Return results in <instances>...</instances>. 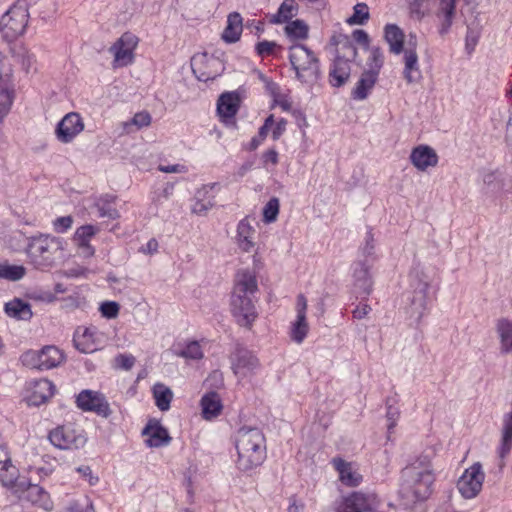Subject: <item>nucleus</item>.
Segmentation results:
<instances>
[{
    "label": "nucleus",
    "instance_id": "obj_1",
    "mask_svg": "<svg viewBox=\"0 0 512 512\" xmlns=\"http://www.w3.org/2000/svg\"><path fill=\"white\" fill-rule=\"evenodd\" d=\"M28 8L27 0H16L2 14V37L9 41L8 55L4 57V60L10 62L11 59L20 63L26 73L30 71L35 61L34 55L30 54L22 43H10V41L24 33L29 20ZM8 66L5 75H2V118L9 113L16 97V85L12 78V64L8 63Z\"/></svg>",
    "mask_w": 512,
    "mask_h": 512
},
{
    "label": "nucleus",
    "instance_id": "obj_2",
    "mask_svg": "<svg viewBox=\"0 0 512 512\" xmlns=\"http://www.w3.org/2000/svg\"><path fill=\"white\" fill-rule=\"evenodd\" d=\"M257 292L255 273L248 269L239 270L235 274L230 306L233 317L242 327L251 329L258 317L255 307Z\"/></svg>",
    "mask_w": 512,
    "mask_h": 512
},
{
    "label": "nucleus",
    "instance_id": "obj_3",
    "mask_svg": "<svg viewBox=\"0 0 512 512\" xmlns=\"http://www.w3.org/2000/svg\"><path fill=\"white\" fill-rule=\"evenodd\" d=\"M399 494L406 505L425 501L432 493L435 475L428 456H421L401 473Z\"/></svg>",
    "mask_w": 512,
    "mask_h": 512
},
{
    "label": "nucleus",
    "instance_id": "obj_4",
    "mask_svg": "<svg viewBox=\"0 0 512 512\" xmlns=\"http://www.w3.org/2000/svg\"><path fill=\"white\" fill-rule=\"evenodd\" d=\"M235 447L238 454L236 465L243 472L260 466L266 458L265 437L258 428H240L235 437Z\"/></svg>",
    "mask_w": 512,
    "mask_h": 512
},
{
    "label": "nucleus",
    "instance_id": "obj_5",
    "mask_svg": "<svg viewBox=\"0 0 512 512\" xmlns=\"http://www.w3.org/2000/svg\"><path fill=\"white\" fill-rule=\"evenodd\" d=\"M63 243V239L48 234L31 237L27 245L30 262L39 270L52 268L63 258Z\"/></svg>",
    "mask_w": 512,
    "mask_h": 512
},
{
    "label": "nucleus",
    "instance_id": "obj_6",
    "mask_svg": "<svg viewBox=\"0 0 512 512\" xmlns=\"http://www.w3.org/2000/svg\"><path fill=\"white\" fill-rule=\"evenodd\" d=\"M410 289L404 293L405 309L407 314L420 322L427 310V291L429 279L423 269L414 267L409 274Z\"/></svg>",
    "mask_w": 512,
    "mask_h": 512
},
{
    "label": "nucleus",
    "instance_id": "obj_7",
    "mask_svg": "<svg viewBox=\"0 0 512 512\" xmlns=\"http://www.w3.org/2000/svg\"><path fill=\"white\" fill-rule=\"evenodd\" d=\"M289 60L299 81L314 84L320 78V65L314 53L302 44L290 47Z\"/></svg>",
    "mask_w": 512,
    "mask_h": 512
},
{
    "label": "nucleus",
    "instance_id": "obj_8",
    "mask_svg": "<svg viewBox=\"0 0 512 512\" xmlns=\"http://www.w3.org/2000/svg\"><path fill=\"white\" fill-rule=\"evenodd\" d=\"M65 360L64 353L56 346L48 345L39 351L29 350L22 354L23 365L31 369L49 370Z\"/></svg>",
    "mask_w": 512,
    "mask_h": 512
},
{
    "label": "nucleus",
    "instance_id": "obj_9",
    "mask_svg": "<svg viewBox=\"0 0 512 512\" xmlns=\"http://www.w3.org/2000/svg\"><path fill=\"white\" fill-rule=\"evenodd\" d=\"M485 474L479 462L467 468L457 482V488L465 499L475 498L482 490Z\"/></svg>",
    "mask_w": 512,
    "mask_h": 512
},
{
    "label": "nucleus",
    "instance_id": "obj_10",
    "mask_svg": "<svg viewBox=\"0 0 512 512\" xmlns=\"http://www.w3.org/2000/svg\"><path fill=\"white\" fill-rule=\"evenodd\" d=\"M76 403L81 410L95 412L104 418H108L112 413L105 396L97 391L82 390L76 398Z\"/></svg>",
    "mask_w": 512,
    "mask_h": 512
},
{
    "label": "nucleus",
    "instance_id": "obj_11",
    "mask_svg": "<svg viewBox=\"0 0 512 512\" xmlns=\"http://www.w3.org/2000/svg\"><path fill=\"white\" fill-rule=\"evenodd\" d=\"M417 38L414 34H409L405 50L403 51V77L408 84L417 83L422 78L416 52Z\"/></svg>",
    "mask_w": 512,
    "mask_h": 512
},
{
    "label": "nucleus",
    "instance_id": "obj_12",
    "mask_svg": "<svg viewBox=\"0 0 512 512\" xmlns=\"http://www.w3.org/2000/svg\"><path fill=\"white\" fill-rule=\"evenodd\" d=\"M48 438L53 446L62 450L78 449L86 443L84 435L67 426L53 429Z\"/></svg>",
    "mask_w": 512,
    "mask_h": 512
},
{
    "label": "nucleus",
    "instance_id": "obj_13",
    "mask_svg": "<svg viewBox=\"0 0 512 512\" xmlns=\"http://www.w3.org/2000/svg\"><path fill=\"white\" fill-rule=\"evenodd\" d=\"M378 504L379 501L374 493L357 491L344 499L337 512H371L377 508Z\"/></svg>",
    "mask_w": 512,
    "mask_h": 512
},
{
    "label": "nucleus",
    "instance_id": "obj_14",
    "mask_svg": "<svg viewBox=\"0 0 512 512\" xmlns=\"http://www.w3.org/2000/svg\"><path fill=\"white\" fill-rule=\"evenodd\" d=\"M138 44V38L132 33H124L111 47L114 56V66H127L133 62V51Z\"/></svg>",
    "mask_w": 512,
    "mask_h": 512
},
{
    "label": "nucleus",
    "instance_id": "obj_15",
    "mask_svg": "<svg viewBox=\"0 0 512 512\" xmlns=\"http://www.w3.org/2000/svg\"><path fill=\"white\" fill-rule=\"evenodd\" d=\"M231 365L234 374L242 378L254 374L260 366L253 352L242 346H237L231 355Z\"/></svg>",
    "mask_w": 512,
    "mask_h": 512
},
{
    "label": "nucleus",
    "instance_id": "obj_16",
    "mask_svg": "<svg viewBox=\"0 0 512 512\" xmlns=\"http://www.w3.org/2000/svg\"><path fill=\"white\" fill-rule=\"evenodd\" d=\"M84 130V122L80 114L70 112L66 114L57 124L56 136L62 143L71 142L79 133Z\"/></svg>",
    "mask_w": 512,
    "mask_h": 512
},
{
    "label": "nucleus",
    "instance_id": "obj_17",
    "mask_svg": "<svg viewBox=\"0 0 512 512\" xmlns=\"http://www.w3.org/2000/svg\"><path fill=\"white\" fill-rule=\"evenodd\" d=\"M27 391L28 405L40 406L54 395L55 386L48 379L32 380L27 385Z\"/></svg>",
    "mask_w": 512,
    "mask_h": 512
},
{
    "label": "nucleus",
    "instance_id": "obj_18",
    "mask_svg": "<svg viewBox=\"0 0 512 512\" xmlns=\"http://www.w3.org/2000/svg\"><path fill=\"white\" fill-rule=\"evenodd\" d=\"M483 183L487 192L499 195L512 193V179L505 173L494 170L483 174Z\"/></svg>",
    "mask_w": 512,
    "mask_h": 512
},
{
    "label": "nucleus",
    "instance_id": "obj_19",
    "mask_svg": "<svg viewBox=\"0 0 512 512\" xmlns=\"http://www.w3.org/2000/svg\"><path fill=\"white\" fill-rule=\"evenodd\" d=\"M2 472H4L2 474V486L7 487L13 494L24 492L27 480L20 478L19 469L12 463L9 456H6L2 461Z\"/></svg>",
    "mask_w": 512,
    "mask_h": 512
},
{
    "label": "nucleus",
    "instance_id": "obj_20",
    "mask_svg": "<svg viewBox=\"0 0 512 512\" xmlns=\"http://www.w3.org/2000/svg\"><path fill=\"white\" fill-rule=\"evenodd\" d=\"M374 264L356 260L352 265L354 286L366 296L370 295L373 288L371 269Z\"/></svg>",
    "mask_w": 512,
    "mask_h": 512
},
{
    "label": "nucleus",
    "instance_id": "obj_21",
    "mask_svg": "<svg viewBox=\"0 0 512 512\" xmlns=\"http://www.w3.org/2000/svg\"><path fill=\"white\" fill-rule=\"evenodd\" d=\"M409 159L419 171H426L430 167L437 166L439 160L436 151L428 145H419L413 148Z\"/></svg>",
    "mask_w": 512,
    "mask_h": 512
},
{
    "label": "nucleus",
    "instance_id": "obj_22",
    "mask_svg": "<svg viewBox=\"0 0 512 512\" xmlns=\"http://www.w3.org/2000/svg\"><path fill=\"white\" fill-rule=\"evenodd\" d=\"M99 228L94 225H83L76 229L73 241L77 245L80 254L85 258H91L95 254V249L90 245L91 239L97 234Z\"/></svg>",
    "mask_w": 512,
    "mask_h": 512
},
{
    "label": "nucleus",
    "instance_id": "obj_23",
    "mask_svg": "<svg viewBox=\"0 0 512 512\" xmlns=\"http://www.w3.org/2000/svg\"><path fill=\"white\" fill-rule=\"evenodd\" d=\"M18 498H24L46 511L53 508V503L50 499L49 493L37 484H32L26 481V487L23 493L15 494Z\"/></svg>",
    "mask_w": 512,
    "mask_h": 512
},
{
    "label": "nucleus",
    "instance_id": "obj_24",
    "mask_svg": "<svg viewBox=\"0 0 512 512\" xmlns=\"http://www.w3.org/2000/svg\"><path fill=\"white\" fill-rule=\"evenodd\" d=\"M142 435L147 436L145 443L148 447H161L168 445L171 437L165 427L159 421L150 420L142 430Z\"/></svg>",
    "mask_w": 512,
    "mask_h": 512
},
{
    "label": "nucleus",
    "instance_id": "obj_25",
    "mask_svg": "<svg viewBox=\"0 0 512 512\" xmlns=\"http://www.w3.org/2000/svg\"><path fill=\"white\" fill-rule=\"evenodd\" d=\"M96 328L78 327L73 336L75 348L81 353H92L97 350Z\"/></svg>",
    "mask_w": 512,
    "mask_h": 512
},
{
    "label": "nucleus",
    "instance_id": "obj_26",
    "mask_svg": "<svg viewBox=\"0 0 512 512\" xmlns=\"http://www.w3.org/2000/svg\"><path fill=\"white\" fill-rule=\"evenodd\" d=\"M240 98L236 92L223 93L217 102V112L221 120L230 122L238 112Z\"/></svg>",
    "mask_w": 512,
    "mask_h": 512
},
{
    "label": "nucleus",
    "instance_id": "obj_27",
    "mask_svg": "<svg viewBox=\"0 0 512 512\" xmlns=\"http://www.w3.org/2000/svg\"><path fill=\"white\" fill-rule=\"evenodd\" d=\"M512 450V410L505 413L502 419L501 439L498 447V455L501 459L500 467L505 465L504 459Z\"/></svg>",
    "mask_w": 512,
    "mask_h": 512
},
{
    "label": "nucleus",
    "instance_id": "obj_28",
    "mask_svg": "<svg viewBox=\"0 0 512 512\" xmlns=\"http://www.w3.org/2000/svg\"><path fill=\"white\" fill-rule=\"evenodd\" d=\"M439 5L436 16L440 20L439 34L445 35L449 32L456 14V3L458 0H438Z\"/></svg>",
    "mask_w": 512,
    "mask_h": 512
},
{
    "label": "nucleus",
    "instance_id": "obj_29",
    "mask_svg": "<svg viewBox=\"0 0 512 512\" xmlns=\"http://www.w3.org/2000/svg\"><path fill=\"white\" fill-rule=\"evenodd\" d=\"M332 464L339 473V479L344 485L355 487L361 483L362 476L353 469L352 463L346 462L342 458H334Z\"/></svg>",
    "mask_w": 512,
    "mask_h": 512
},
{
    "label": "nucleus",
    "instance_id": "obj_30",
    "mask_svg": "<svg viewBox=\"0 0 512 512\" xmlns=\"http://www.w3.org/2000/svg\"><path fill=\"white\" fill-rule=\"evenodd\" d=\"M350 73V64L345 59L335 58L329 71V82L333 87H342L348 81Z\"/></svg>",
    "mask_w": 512,
    "mask_h": 512
},
{
    "label": "nucleus",
    "instance_id": "obj_31",
    "mask_svg": "<svg viewBox=\"0 0 512 512\" xmlns=\"http://www.w3.org/2000/svg\"><path fill=\"white\" fill-rule=\"evenodd\" d=\"M4 311L9 317L16 320L29 321L33 316L31 305L20 298H14L5 303Z\"/></svg>",
    "mask_w": 512,
    "mask_h": 512
},
{
    "label": "nucleus",
    "instance_id": "obj_32",
    "mask_svg": "<svg viewBox=\"0 0 512 512\" xmlns=\"http://www.w3.org/2000/svg\"><path fill=\"white\" fill-rule=\"evenodd\" d=\"M243 30V19L238 12L228 15L227 26L223 31L222 39L227 43H235L240 39Z\"/></svg>",
    "mask_w": 512,
    "mask_h": 512
},
{
    "label": "nucleus",
    "instance_id": "obj_33",
    "mask_svg": "<svg viewBox=\"0 0 512 512\" xmlns=\"http://www.w3.org/2000/svg\"><path fill=\"white\" fill-rule=\"evenodd\" d=\"M377 79L378 77L375 76V73L364 71L351 92L352 98L354 100L366 99L375 86Z\"/></svg>",
    "mask_w": 512,
    "mask_h": 512
},
{
    "label": "nucleus",
    "instance_id": "obj_34",
    "mask_svg": "<svg viewBox=\"0 0 512 512\" xmlns=\"http://www.w3.org/2000/svg\"><path fill=\"white\" fill-rule=\"evenodd\" d=\"M496 331L500 339V352L512 353V321L501 318L496 323Z\"/></svg>",
    "mask_w": 512,
    "mask_h": 512
},
{
    "label": "nucleus",
    "instance_id": "obj_35",
    "mask_svg": "<svg viewBox=\"0 0 512 512\" xmlns=\"http://www.w3.org/2000/svg\"><path fill=\"white\" fill-rule=\"evenodd\" d=\"M254 228L247 218L242 219L237 226V243L241 250L249 252L254 247Z\"/></svg>",
    "mask_w": 512,
    "mask_h": 512
},
{
    "label": "nucleus",
    "instance_id": "obj_36",
    "mask_svg": "<svg viewBox=\"0 0 512 512\" xmlns=\"http://www.w3.org/2000/svg\"><path fill=\"white\" fill-rule=\"evenodd\" d=\"M384 32L390 52L397 55L402 53L405 50L403 31L395 24H387Z\"/></svg>",
    "mask_w": 512,
    "mask_h": 512
},
{
    "label": "nucleus",
    "instance_id": "obj_37",
    "mask_svg": "<svg viewBox=\"0 0 512 512\" xmlns=\"http://www.w3.org/2000/svg\"><path fill=\"white\" fill-rule=\"evenodd\" d=\"M215 184L205 185L198 189L195 194V203L192 206V213L197 215H205L209 209L214 205L213 199L206 197L210 190L214 188Z\"/></svg>",
    "mask_w": 512,
    "mask_h": 512
},
{
    "label": "nucleus",
    "instance_id": "obj_38",
    "mask_svg": "<svg viewBox=\"0 0 512 512\" xmlns=\"http://www.w3.org/2000/svg\"><path fill=\"white\" fill-rule=\"evenodd\" d=\"M202 413L205 419L218 416L222 409L220 397L215 392L205 394L201 399Z\"/></svg>",
    "mask_w": 512,
    "mask_h": 512
},
{
    "label": "nucleus",
    "instance_id": "obj_39",
    "mask_svg": "<svg viewBox=\"0 0 512 512\" xmlns=\"http://www.w3.org/2000/svg\"><path fill=\"white\" fill-rule=\"evenodd\" d=\"M153 397L159 410L167 411L170 409V404L173 399V392L169 387L163 383H156L153 386Z\"/></svg>",
    "mask_w": 512,
    "mask_h": 512
},
{
    "label": "nucleus",
    "instance_id": "obj_40",
    "mask_svg": "<svg viewBox=\"0 0 512 512\" xmlns=\"http://www.w3.org/2000/svg\"><path fill=\"white\" fill-rule=\"evenodd\" d=\"M357 260L370 264H375L377 261L375 241L371 230L366 233L365 242L359 249V258Z\"/></svg>",
    "mask_w": 512,
    "mask_h": 512
},
{
    "label": "nucleus",
    "instance_id": "obj_41",
    "mask_svg": "<svg viewBox=\"0 0 512 512\" xmlns=\"http://www.w3.org/2000/svg\"><path fill=\"white\" fill-rule=\"evenodd\" d=\"M297 4L294 0H284L280 5L278 12L273 16L272 22L283 23L295 16Z\"/></svg>",
    "mask_w": 512,
    "mask_h": 512
},
{
    "label": "nucleus",
    "instance_id": "obj_42",
    "mask_svg": "<svg viewBox=\"0 0 512 512\" xmlns=\"http://www.w3.org/2000/svg\"><path fill=\"white\" fill-rule=\"evenodd\" d=\"M338 45L337 56L335 58L345 59V61H347L349 64L355 60L357 56V48L349 40L348 37H344L341 41L338 42Z\"/></svg>",
    "mask_w": 512,
    "mask_h": 512
},
{
    "label": "nucleus",
    "instance_id": "obj_43",
    "mask_svg": "<svg viewBox=\"0 0 512 512\" xmlns=\"http://www.w3.org/2000/svg\"><path fill=\"white\" fill-rule=\"evenodd\" d=\"M384 64V55L379 47H372L370 50V56L367 60L369 73H375V76H379L380 70Z\"/></svg>",
    "mask_w": 512,
    "mask_h": 512
},
{
    "label": "nucleus",
    "instance_id": "obj_44",
    "mask_svg": "<svg viewBox=\"0 0 512 512\" xmlns=\"http://www.w3.org/2000/svg\"><path fill=\"white\" fill-rule=\"evenodd\" d=\"M285 32L290 38L303 40L308 37V26L304 21L297 19L287 24Z\"/></svg>",
    "mask_w": 512,
    "mask_h": 512
},
{
    "label": "nucleus",
    "instance_id": "obj_45",
    "mask_svg": "<svg viewBox=\"0 0 512 512\" xmlns=\"http://www.w3.org/2000/svg\"><path fill=\"white\" fill-rule=\"evenodd\" d=\"M308 323L306 316H297L296 321L292 325L291 338L296 343H302L308 333Z\"/></svg>",
    "mask_w": 512,
    "mask_h": 512
},
{
    "label": "nucleus",
    "instance_id": "obj_46",
    "mask_svg": "<svg viewBox=\"0 0 512 512\" xmlns=\"http://www.w3.org/2000/svg\"><path fill=\"white\" fill-rule=\"evenodd\" d=\"M26 274V269L22 265H11L8 263H2V279L10 281H18L22 279Z\"/></svg>",
    "mask_w": 512,
    "mask_h": 512
},
{
    "label": "nucleus",
    "instance_id": "obj_47",
    "mask_svg": "<svg viewBox=\"0 0 512 512\" xmlns=\"http://www.w3.org/2000/svg\"><path fill=\"white\" fill-rule=\"evenodd\" d=\"M352 16L347 19L351 25H363L369 19V8L365 3H357Z\"/></svg>",
    "mask_w": 512,
    "mask_h": 512
},
{
    "label": "nucleus",
    "instance_id": "obj_48",
    "mask_svg": "<svg viewBox=\"0 0 512 512\" xmlns=\"http://www.w3.org/2000/svg\"><path fill=\"white\" fill-rule=\"evenodd\" d=\"M280 209V202L277 197H272L263 208V222L273 223L276 221Z\"/></svg>",
    "mask_w": 512,
    "mask_h": 512
},
{
    "label": "nucleus",
    "instance_id": "obj_49",
    "mask_svg": "<svg viewBox=\"0 0 512 512\" xmlns=\"http://www.w3.org/2000/svg\"><path fill=\"white\" fill-rule=\"evenodd\" d=\"M181 356L193 360H199L203 357L201 346L198 342L192 341L182 350Z\"/></svg>",
    "mask_w": 512,
    "mask_h": 512
},
{
    "label": "nucleus",
    "instance_id": "obj_50",
    "mask_svg": "<svg viewBox=\"0 0 512 512\" xmlns=\"http://www.w3.org/2000/svg\"><path fill=\"white\" fill-rule=\"evenodd\" d=\"M120 306L115 301H106L100 305V312L107 319H114L119 314Z\"/></svg>",
    "mask_w": 512,
    "mask_h": 512
},
{
    "label": "nucleus",
    "instance_id": "obj_51",
    "mask_svg": "<svg viewBox=\"0 0 512 512\" xmlns=\"http://www.w3.org/2000/svg\"><path fill=\"white\" fill-rule=\"evenodd\" d=\"M73 218L71 216L58 217L53 221L54 230L58 233H64L71 228Z\"/></svg>",
    "mask_w": 512,
    "mask_h": 512
},
{
    "label": "nucleus",
    "instance_id": "obj_52",
    "mask_svg": "<svg viewBox=\"0 0 512 512\" xmlns=\"http://www.w3.org/2000/svg\"><path fill=\"white\" fill-rule=\"evenodd\" d=\"M115 364L118 368L130 370L135 364V357L130 354H119L115 357Z\"/></svg>",
    "mask_w": 512,
    "mask_h": 512
},
{
    "label": "nucleus",
    "instance_id": "obj_53",
    "mask_svg": "<svg viewBox=\"0 0 512 512\" xmlns=\"http://www.w3.org/2000/svg\"><path fill=\"white\" fill-rule=\"evenodd\" d=\"M479 37H480L479 31L473 30L470 28L468 29L466 38H465V48L469 54L474 51V49L478 43Z\"/></svg>",
    "mask_w": 512,
    "mask_h": 512
},
{
    "label": "nucleus",
    "instance_id": "obj_54",
    "mask_svg": "<svg viewBox=\"0 0 512 512\" xmlns=\"http://www.w3.org/2000/svg\"><path fill=\"white\" fill-rule=\"evenodd\" d=\"M277 44L273 41H261L256 44L255 50L260 57H265L274 52Z\"/></svg>",
    "mask_w": 512,
    "mask_h": 512
},
{
    "label": "nucleus",
    "instance_id": "obj_55",
    "mask_svg": "<svg viewBox=\"0 0 512 512\" xmlns=\"http://www.w3.org/2000/svg\"><path fill=\"white\" fill-rule=\"evenodd\" d=\"M150 123L151 115L146 111L136 113L132 118V124L137 126L138 128L147 127L150 125Z\"/></svg>",
    "mask_w": 512,
    "mask_h": 512
},
{
    "label": "nucleus",
    "instance_id": "obj_56",
    "mask_svg": "<svg viewBox=\"0 0 512 512\" xmlns=\"http://www.w3.org/2000/svg\"><path fill=\"white\" fill-rule=\"evenodd\" d=\"M173 190L174 185L172 183H166L162 190L154 192L152 198L153 202L159 203L161 199H168L173 194Z\"/></svg>",
    "mask_w": 512,
    "mask_h": 512
},
{
    "label": "nucleus",
    "instance_id": "obj_57",
    "mask_svg": "<svg viewBox=\"0 0 512 512\" xmlns=\"http://www.w3.org/2000/svg\"><path fill=\"white\" fill-rule=\"evenodd\" d=\"M386 417L388 420L387 428L388 431L390 432L396 426L397 419L399 417L398 409L393 407L392 405H388Z\"/></svg>",
    "mask_w": 512,
    "mask_h": 512
},
{
    "label": "nucleus",
    "instance_id": "obj_58",
    "mask_svg": "<svg viewBox=\"0 0 512 512\" xmlns=\"http://www.w3.org/2000/svg\"><path fill=\"white\" fill-rule=\"evenodd\" d=\"M287 121L281 118L272 129L273 140H278L286 131Z\"/></svg>",
    "mask_w": 512,
    "mask_h": 512
},
{
    "label": "nucleus",
    "instance_id": "obj_59",
    "mask_svg": "<svg viewBox=\"0 0 512 512\" xmlns=\"http://www.w3.org/2000/svg\"><path fill=\"white\" fill-rule=\"evenodd\" d=\"M352 38L356 43L361 44L366 48L368 47L369 36L364 30H362V29L355 30L352 34Z\"/></svg>",
    "mask_w": 512,
    "mask_h": 512
},
{
    "label": "nucleus",
    "instance_id": "obj_60",
    "mask_svg": "<svg viewBox=\"0 0 512 512\" xmlns=\"http://www.w3.org/2000/svg\"><path fill=\"white\" fill-rule=\"evenodd\" d=\"M98 213L100 217H107L109 219L119 218V212L115 208L98 206Z\"/></svg>",
    "mask_w": 512,
    "mask_h": 512
},
{
    "label": "nucleus",
    "instance_id": "obj_61",
    "mask_svg": "<svg viewBox=\"0 0 512 512\" xmlns=\"http://www.w3.org/2000/svg\"><path fill=\"white\" fill-rule=\"evenodd\" d=\"M77 471L88 480L90 485H95L98 482V477L92 475V470L89 466H80Z\"/></svg>",
    "mask_w": 512,
    "mask_h": 512
},
{
    "label": "nucleus",
    "instance_id": "obj_62",
    "mask_svg": "<svg viewBox=\"0 0 512 512\" xmlns=\"http://www.w3.org/2000/svg\"><path fill=\"white\" fill-rule=\"evenodd\" d=\"M158 170L164 173H184L186 168L180 164L174 165H159Z\"/></svg>",
    "mask_w": 512,
    "mask_h": 512
},
{
    "label": "nucleus",
    "instance_id": "obj_63",
    "mask_svg": "<svg viewBox=\"0 0 512 512\" xmlns=\"http://www.w3.org/2000/svg\"><path fill=\"white\" fill-rule=\"evenodd\" d=\"M371 311V307L368 304H361L353 310V317L355 319H363Z\"/></svg>",
    "mask_w": 512,
    "mask_h": 512
},
{
    "label": "nucleus",
    "instance_id": "obj_64",
    "mask_svg": "<svg viewBox=\"0 0 512 512\" xmlns=\"http://www.w3.org/2000/svg\"><path fill=\"white\" fill-rule=\"evenodd\" d=\"M262 159L265 164L276 165L278 163V152L275 149H269L263 154Z\"/></svg>",
    "mask_w": 512,
    "mask_h": 512
}]
</instances>
